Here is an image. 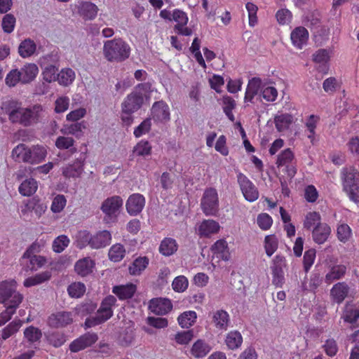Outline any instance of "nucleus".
<instances>
[{
    "instance_id": "59",
    "label": "nucleus",
    "mask_w": 359,
    "mask_h": 359,
    "mask_svg": "<svg viewBox=\"0 0 359 359\" xmlns=\"http://www.w3.org/2000/svg\"><path fill=\"white\" fill-rule=\"evenodd\" d=\"M48 343L54 347H60L66 341V337L64 334L59 332H54L47 336Z\"/></svg>"
},
{
    "instance_id": "35",
    "label": "nucleus",
    "mask_w": 359,
    "mask_h": 359,
    "mask_svg": "<svg viewBox=\"0 0 359 359\" xmlns=\"http://www.w3.org/2000/svg\"><path fill=\"white\" fill-rule=\"evenodd\" d=\"M36 49L35 42L30 39H27L20 43L18 53L22 57L26 58L32 56L35 53Z\"/></svg>"
},
{
    "instance_id": "12",
    "label": "nucleus",
    "mask_w": 359,
    "mask_h": 359,
    "mask_svg": "<svg viewBox=\"0 0 359 359\" xmlns=\"http://www.w3.org/2000/svg\"><path fill=\"white\" fill-rule=\"evenodd\" d=\"M73 323V314L70 311H58L52 313L48 320V325L52 327H64Z\"/></svg>"
},
{
    "instance_id": "56",
    "label": "nucleus",
    "mask_w": 359,
    "mask_h": 359,
    "mask_svg": "<svg viewBox=\"0 0 359 359\" xmlns=\"http://www.w3.org/2000/svg\"><path fill=\"white\" fill-rule=\"evenodd\" d=\"M57 72L58 69L55 65L46 66L42 72L43 79L48 83L57 81Z\"/></svg>"
},
{
    "instance_id": "40",
    "label": "nucleus",
    "mask_w": 359,
    "mask_h": 359,
    "mask_svg": "<svg viewBox=\"0 0 359 359\" xmlns=\"http://www.w3.org/2000/svg\"><path fill=\"white\" fill-rule=\"evenodd\" d=\"M22 259H28V263L26 264L27 270L31 271H37L41 268L46 263V259L41 255H31L29 257H23Z\"/></svg>"
},
{
    "instance_id": "42",
    "label": "nucleus",
    "mask_w": 359,
    "mask_h": 359,
    "mask_svg": "<svg viewBox=\"0 0 359 359\" xmlns=\"http://www.w3.org/2000/svg\"><path fill=\"white\" fill-rule=\"evenodd\" d=\"M75 79V73L70 68L62 69L57 74V81L59 84L64 86H67L71 84Z\"/></svg>"
},
{
    "instance_id": "43",
    "label": "nucleus",
    "mask_w": 359,
    "mask_h": 359,
    "mask_svg": "<svg viewBox=\"0 0 359 359\" xmlns=\"http://www.w3.org/2000/svg\"><path fill=\"white\" fill-rule=\"evenodd\" d=\"M152 147L149 141L141 140L133 147V153L137 156H147L151 154Z\"/></svg>"
},
{
    "instance_id": "46",
    "label": "nucleus",
    "mask_w": 359,
    "mask_h": 359,
    "mask_svg": "<svg viewBox=\"0 0 359 359\" xmlns=\"http://www.w3.org/2000/svg\"><path fill=\"white\" fill-rule=\"evenodd\" d=\"M83 172V166L79 163L69 164L62 168V175L66 178H76L80 177Z\"/></svg>"
},
{
    "instance_id": "61",
    "label": "nucleus",
    "mask_w": 359,
    "mask_h": 359,
    "mask_svg": "<svg viewBox=\"0 0 359 359\" xmlns=\"http://www.w3.org/2000/svg\"><path fill=\"white\" fill-rule=\"evenodd\" d=\"M305 25L311 30L318 29L320 25V18L318 13L312 12L306 16Z\"/></svg>"
},
{
    "instance_id": "52",
    "label": "nucleus",
    "mask_w": 359,
    "mask_h": 359,
    "mask_svg": "<svg viewBox=\"0 0 359 359\" xmlns=\"http://www.w3.org/2000/svg\"><path fill=\"white\" fill-rule=\"evenodd\" d=\"M16 23V18L11 14H6L1 22L2 29L5 33L11 34L15 29Z\"/></svg>"
},
{
    "instance_id": "11",
    "label": "nucleus",
    "mask_w": 359,
    "mask_h": 359,
    "mask_svg": "<svg viewBox=\"0 0 359 359\" xmlns=\"http://www.w3.org/2000/svg\"><path fill=\"white\" fill-rule=\"evenodd\" d=\"M309 33L304 27H296L290 33L292 46L298 50L303 49L308 43Z\"/></svg>"
},
{
    "instance_id": "54",
    "label": "nucleus",
    "mask_w": 359,
    "mask_h": 359,
    "mask_svg": "<svg viewBox=\"0 0 359 359\" xmlns=\"http://www.w3.org/2000/svg\"><path fill=\"white\" fill-rule=\"evenodd\" d=\"M316 257V251L313 248L307 250L303 257V266L304 271L308 273L314 263Z\"/></svg>"
},
{
    "instance_id": "16",
    "label": "nucleus",
    "mask_w": 359,
    "mask_h": 359,
    "mask_svg": "<svg viewBox=\"0 0 359 359\" xmlns=\"http://www.w3.org/2000/svg\"><path fill=\"white\" fill-rule=\"evenodd\" d=\"M149 309L151 312L163 316L172 310V304L170 299L166 298H154L150 300Z\"/></svg>"
},
{
    "instance_id": "44",
    "label": "nucleus",
    "mask_w": 359,
    "mask_h": 359,
    "mask_svg": "<svg viewBox=\"0 0 359 359\" xmlns=\"http://www.w3.org/2000/svg\"><path fill=\"white\" fill-rule=\"evenodd\" d=\"M321 216L319 212L313 211L309 212L306 214L304 221V228L310 230L314 226L321 224Z\"/></svg>"
},
{
    "instance_id": "33",
    "label": "nucleus",
    "mask_w": 359,
    "mask_h": 359,
    "mask_svg": "<svg viewBox=\"0 0 359 359\" xmlns=\"http://www.w3.org/2000/svg\"><path fill=\"white\" fill-rule=\"evenodd\" d=\"M293 122L294 117L290 114H280L274 117L275 126L278 132H283L289 129Z\"/></svg>"
},
{
    "instance_id": "63",
    "label": "nucleus",
    "mask_w": 359,
    "mask_h": 359,
    "mask_svg": "<svg viewBox=\"0 0 359 359\" xmlns=\"http://www.w3.org/2000/svg\"><path fill=\"white\" fill-rule=\"evenodd\" d=\"M337 235L341 242L346 243L351 236V229L346 224H340L337 227Z\"/></svg>"
},
{
    "instance_id": "25",
    "label": "nucleus",
    "mask_w": 359,
    "mask_h": 359,
    "mask_svg": "<svg viewBox=\"0 0 359 359\" xmlns=\"http://www.w3.org/2000/svg\"><path fill=\"white\" fill-rule=\"evenodd\" d=\"M111 241V235L109 231L104 230L92 236L91 248L100 249L109 245Z\"/></svg>"
},
{
    "instance_id": "47",
    "label": "nucleus",
    "mask_w": 359,
    "mask_h": 359,
    "mask_svg": "<svg viewBox=\"0 0 359 359\" xmlns=\"http://www.w3.org/2000/svg\"><path fill=\"white\" fill-rule=\"evenodd\" d=\"M20 305H4L5 310L0 313V327L8 323Z\"/></svg>"
},
{
    "instance_id": "7",
    "label": "nucleus",
    "mask_w": 359,
    "mask_h": 359,
    "mask_svg": "<svg viewBox=\"0 0 359 359\" xmlns=\"http://www.w3.org/2000/svg\"><path fill=\"white\" fill-rule=\"evenodd\" d=\"M238 183L244 198L249 202H254L259 198V191L255 184L244 174L237 175Z\"/></svg>"
},
{
    "instance_id": "26",
    "label": "nucleus",
    "mask_w": 359,
    "mask_h": 359,
    "mask_svg": "<svg viewBox=\"0 0 359 359\" xmlns=\"http://www.w3.org/2000/svg\"><path fill=\"white\" fill-rule=\"evenodd\" d=\"M19 72L21 77V83H29L36 77L39 68L34 63H27L19 69Z\"/></svg>"
},
{
    "instance_id": "31",
    "label": "nucleus",
    "mask_w": 359,
    "mask_h": 359,
    "mask_svg": "<svg viewBox=\"0 0 359 359\" xmlns=\"http://www.w3.org/2000/svg\"><path fill=\"white\" fill-rule=\"evenodd\" d=\"M23 320L15 318L1 330L2 340H6L15 334L23 325Z\"/></svg>"
},
{
    "instance_id": "37",
    "label": "nucleus",
    "mask_w": 359,
    "mask_h": 359,
    "mask_svg": "<svg viewBox=\"0 0 359 359\" xmlns=\"http://www.w3.org/2000/svg\"><path fill=\"white\" fill-rule=\"evenodd\" d=\"M149 260L147 257H139L136 258L129 266V272L133 276L141 274L148 266Z\"/></svg>"
},
{
    "instance_id": "19",
    "label": "nucleus",
    "mask_w": 359,
    "mask_h": 359,
    "mask_svg": "<svg viewBox=\"0 0 359 359\" xmlns=\"http://www.w3.org/2000/svg\"><path fill=\"white\" fill-rule=\"evenodd\" d=\"M331 234V228L326 223H321L314 226L312 230V238L313 241L319 245L325 243Z\"/></svg>"
},
{
    "instance_id": "23",
    "label": "nucleus",
    "mask_w": 359,
    "mask_h": 359,
    "mask_svg": "<svg viewBox=\"0 0 359 359\" xmlns=\"http://www.w3.org/2000/svg\"><path fill=\"white\" fill-rule=\"evenodd\" d=\"M349 287L345 282H339L333 285L330 290V296L334 302L341 304L347 297Z\"/></svg>"
},
{
    "instance_id": "15",
    "label": "nucleus",
    "mask_w": 359,
    "mask_h": 359,
    "mask_svg": "<svg viewBox=\"0 0 359 359\" xmlns=\"http://www.w3.org/2000/svg\"><path fill=\"white\" fill-rule=\"evenodd\" d=\"M145 205V198L140 194H133L127 200L126 210L130 215L135 216L142 212Z\"/></svg>"
},
{
    "instance_id": "22",
    "label": "nucleus",
    "mask_w": 359,
    "mask_h": 359,
    "mask_svg": "<svg viewBox=\"0 0 359 359\" xmlns=\"http://www.w3.org/2000/svg\"><path fill=\"white\" fill-rule=\"evenodd\" d=\"M116 299L113 295H108L104 298L97 313L108 320L113 316V306L116 305Z\"/></svg>"
},
{
    "instance_id": "27",
    "label": "nucleus",
    "mask_w": 359,
    "mask_h": 359,
    "mask_svg": "<svg viewBox=\"0 0 359 359\" xmlns=\"http://www.w3.org/2000/svg\"><path fill=\"white\" fill-rule=\"evenodd\" d=\"M178 250V244L175 239L170 237L164 238L158 247L159 253L165 257L174 255Z\"/></svg>"
},
{
    "instance_id": "20",
    "label": "nucleus",
    "mask_w": 359,
    "mask_h": 359,
    "mask_svg": "<svg viewBox=\"0 0 359 359\" xmlns=\"http://www.w3.org/2000/svg\"><path fill=\"white\" fill-rule=\"evenodd\" d=\"M95 263L90 257H83L79 259L74 265L75 272L80 276L85 277L93 273Z\"/></svg>"
},
{
    "instance_id": "49",
    "label": "nucleus",
    "mask_w": 359,
    "mask_h": 359,
    "mask_svg": "<svg viewBox=\"0 0 359 359\" xmlns=\"http://www.w3.org/2000/svg\"><path fill=\"white\" fill-rule=\"evenodd\" d=\"M278 239L275 235H269L265 237L264 248L268 257H271L276 251L278 249Z\"/></svg>"
},
{
    "instance_id": "29",
    "label": "nucleus",
    "mask_w": 359,
    "mask_h": 359,
    "mask_svg": "<svg viewBox=\"0 0 359 359\" xmlns=\"http://www.w3.org/2000/svg\"><path fill=\"white\" fill-rule=\"evenodd\" d=\"M212 323L215 327L220 330H226L229 323V315L223 310H217L212 313Z\"/></svg>"
},
{
    "instance_id": "48",
    "label": "nucleus",
    "mask_w": 359,
    "mask_h": 359,
    "mask_svg": "<svg viewBox=\"0 0 359 359\" xmlns=\"http://www.w3.org/2000/svg\"><path fill=\"white\" fill-rule=\"evenodd\" d=\"M42 337L41 330L32 325L27 327L24 331V337L29 342L34 343L40 340Z\"/></svg>"
},
{
    "instance_id": "41",
    "label": "nucleus",
    "mask_w": 359,
    "mask_h": 359,
    "mask_svg": "<svg viewBox=\"0 0 359 359\" xmlns=\"http://www.w3.org/2000/svg\"><path fill=\"white\" fill-rule=\"evenodd\" d=\"M51 277V273L49 271H44L40 273H37L34 276L26 278L24 281V286L29 287L39 284H41L45 281L48 280Z\"/></svg>"
},
{
    "instance_id": "9",
    "label": "nucleus",
    "mask_w": 359,
    "mask_h": 359,
    "mask_svg": "<svg viewBox=\"0 0 359 359\" xmlns=\"http://www.w3.org/2000/svg\"><path fill=\"white\" fill-rule=\"evenodd\" d=\"M172 20L176 22L174 31L179 35L190 36L192 34L191 28L187 26L188 23L187 14L179 9H175L172 13Z\"/></svg>"
},
{
    "instance_id": "21",
    "label": "nucleus",
    "mask_w": 359,
    "mask_h": 359,
    "mask_svg": "<svg viewBox=\"0 0 359 359\" xmlns=\"http://www.w3.org/2000/svg\"><path fill=\"white\" fill-rule=\"evenodd\" d=\"M137 290V286L133 283L115 285L112 292L120 299L126 300L132 298Z\"/></svg>"
},
{
    "instance_id": "51",
    "label": "nucleus",
    "mask_w": 359,
    "mask_h": 359,
    "mask_svg": "<svg viewBox=\"0 0 359 359\" xmlns=\"http://www.w3.org/2000/svg\"><path fill=\"white\" fill-rule=\"evenodd\" d=\"M67 292L70 297L79 298L85 293L86 286L81 282L73 283L68 286Z\"/></svg>"
},
{
    "instance_id": "5",
    "label": "nucleus",
    "mask_w": 359,
    "mask_h": 359,
    "mask_svg": "<svg viewBox=\"0 0 359 359\" xmlns=\"http://www.w3.org/2000/svg\"><path fill=\"white\" fill-rule=\"evenodd\" d=\"M201 207L206 216H217L219 210V196L215 188L205 189L201 200Z\"/></svg>"
},
{
    "instance_id": "24",
    "label": "nucleus",
    "mask_w": 359,
    "mask_h": 359,
    "mask_svg": "<svg viewBox=\"0 0 359 359\" xmlns=\"http://www.w3.org/2000/svg\"><path fill=\"white\" fill-rule=\"evenodd\" d=\"M212 253L218 258L228 261L231 258V253L228 243L225 239L217 241L211 247Z\"/></svg>"
},
{
    "instance_id": "4",
    "label": "nucleus",
    "mask_w": 359,
    "mask_h": 359,
    "mask_svg": "<svg viewBox=\"0 0 359 359\" xmlns=\"http://www.w3.org/2000/svg\"><path fill=\"white\" fill-rule=\"evenodd\" d=\"M23 296L16 290L15 280H4L0 283V303L4 305H20Z\"/></svg>"
},
{
    "instance_id": "1",
    "label": "nucleus",
    "mask_w": 359,
    "mask_h": 359,
    "mask_svg": "<svg viewBox=\"0 0 359 359\" xmlns=\"http://www.w3.org/2000/svg\"><path fill=\"white\" fill-rule=\"evenodd\" d=\"M102 53L108 62L118 63L129 58L131 48L123 39L114 38L104 42Z\"/></svg>"
},
{
    "instance_id": "62",
    "label": "nucleus",
    "mask_w": 359,
    "mask_h": 359,
    "mask_svg": "<svg viewBox=\"0 0 359 359\" xmlns=\"http://www.w3.org/2000/svg\"><path fill=\"white\" fill-rule=\"evenodd\" d=\"M312 59L315 63L325 65L330 60V53L327 49H319L313 54Z\"/></svg>"
},
{
    "instance_id": "34",
    "label": "nucleus",
    "mask_w": 359,
    "mask_h": 359,
    "mask_svg": "<svg viewBox=\"0 0 359 359\" xmlns=\"http://www.w3.org/2000/svg\"><path fill=\"white\" fill-rule=\"evenodd\" d=\"M29 147L25 144H19L12 151L13 158L18 162L29 163Z\"/></svg>"
},
{
    "instance_id": "2",
    "label": "nucleus",
    "mask_w": 359,
    "mask_h": 359,
    "mask_svg": "<svg viewBox=\"0 0 359 359\" xmlns=\"http://www.w3.org/2000/svg\"><path fill=\"white\" fill-rule=\"evenodd\" d=\"M44 108L41 104H36L32 107H20L18 111L13 112L10 116V121L29 127L39 123L43 117Z\"/></svg>"
},
{
    "instance_id": "18",
    "label": "nucleus",
    "mask_w": 359,
    "mask_h": 359,
    "mask_svg": "<svg viewBox=\"0 0 359 359\" xmlns=\"http://www.w3.org/2000/svg\"><path fill=\"white\" fill-rule=\"evenodd\" d=\"M98 7L90 1H83L78 8V13L85 21L93 20L97 15Z\"/></svg>"
},
{
    "instance_id": "50",
    "label": "nucleus",
    "mask_w": 359,
    "mask_h": 359,
    "mask_svg": "<svg viewBox=\"0 0 359 359\" xmlns=\"http://www.w3.org/2000/svg\"><path fill=\"white\" fill-rule=\"evenodd\" d=\"M86 128L87 123L86 121H83L81 122H76L74 123H72L66 128L65 133L79 137L83 135V130Z\"/></svg>"
},
{
    "instance_id": "38",
    "label": "nucleus",
    "mask_w": 359,
    "mask_h": 359,
    "mask_svg": "<svg viewBox=\"0 0 359 359\" xmlns=\"http://www.w3.org/2000/svg\"><path fill=\"white\" fill-rule=\"evenodd\" d=\"M196 318L197 314L194 311H187L178 316L177 321L182 328H189L195 323Z\"/></svg>"
},
{
    "instance_id": "36",
    "label": "nucleus",
    "mask_w": 359,
    "mask_h": 359,
    "mask_svg": "<svg viewBox=\"0 0 359 359\" xmlns=\"http://www.w3.org/2000/svg\"><path fill=\"white\" fill-rule=\"evenodd\" d=\"M243 343V337L237 330L231 331L227 333L225 338V344L231 350L238 348Z\"/></svg>"
},
{
    "instance_id": "17",
    "label": "nucleus",
    "mask_w": 359,
    "mask_h": 359,
    "mask_svg": "<svg viewBox=\"0 0 359 359\" xmlns=\"http://www.w3.org/2000/svg\"><path fill=\"white\" fill-rule=\"evenodd\" d=\"M219 224L213 219H204L198 226L196 233L200 238H209L219 232Z\"/></svg>"
},
{
    "instance_id": "55",
    "label": "nucleus",
    "mask_w": 359,
    "mask_h": 359,
    "mask_svg": "<svg viewBox=\"0 0 359 359\" xmlns=\"http://www.w3.org/2000/svg\"><path fill=\"white\" fill-rule=\"evenodd\" d=\"M294 158V154L290 149L283 150L278 156L276 161L277 166L288 165Z\"/></svg>"
},
{
    "instance_id": "10",
    "label": "nucleus",
    "mask_w": 359,
    "mask_h": 359,
    "mask_svg": "<svg viewBox=\"0 0 359 359\" xmlns=\"http://www.w3.org/2000/svg\"><path fill=\"white\" fill-rule=\"evenodd\" d=\"M151 118L156 123H165L170 121V108L165 102L161 100L153 104L151 109Z\"/></svg>"
},
{
    "instance_id": "3",
    "label": "nucleus",
    "mask_w": 359,
    "mask_h": 359,
    "mask_svg": "<svg viewBox=\"0 0 359 359\" xmlns=\"http://www.w3.org/2000/svg\"><path fill=\"white\" fill-rule=\"evenodd\" d=\"M341 173L344 190L351 201L359 203V172L349 167L344 168Z\"/></svg>"
},
{
    "instance_id": "58",
    "label": "nucleus",
    "mask_w": 359,
    "mask_h": 359,
    "mask_svg": "<svg viewBox=\"0 0 359 359\" xmlns=\"http://www.w3.org/2000/svg\"><path fill=\"white\" fill-rule=\"evenodd\" d=\"M277 22L280 25H285L292 22V14L287 8L279 9L276 13Z\"/></svg>"
},
{
    "instance_id": "30",
    "label": "nucleus",
    "mask_w": 359,
    "mask_h": 359,
    "mask_svg": "<svg viewBox=\"0 0 359 359\" xmlns=\"http://www.w3.org/2000/svg\"><path fill=\"white\" fill-rule=\"evenodd\" d=\"M347 268L344 264H337L332 266L329 272L325 275V281L327 284H331L334 281L342 278L346 273Z\"/></svg>"
},
{
    "instance_id": "14",
    "label": "nucleus",
    "mask_w": 359,
    "mask_h": 359,
    "mask_svg": "<svg viewBox=\"0 0 359 359\" xmlns=\"http://www.w3.org/2000/svg\"><path fill=\"white\" fill-rule=\"evenodd\" d=\"M144 97L140 92H132L125 98L121 104V108L127 111L135 112L140 109L143 104Z\"/></svg>"
},
{
    "instance_id": "64",
    "label": "nucleus",
    "mask_w": 359,
    "mask_h": 359,
    "mask_svg": "<svg viewBox=\"0 0 359 359\" xmlns=\"http://www.w3.org/2000/svg\"><path fill=\"white\" fill-rule=\"evenodd\" d=\"M343 318L349 323H355L359 318V309L352 306H347L344 311Z\"/></svg>"
},
{
    "instance_id": "45",
    "label": "nucleus",
    "mask_w": 359,
    "mask_h": 359,
    "mask_svg": "<svg viewBox=\"0 0 359 359\" xmlns=\"http://www.w3.org/2000/svg\"><path fill=\"white\" fill-rule=\"evenodd\" d=\"M126 255V250L123 245L117 243L113 245L109 251L110 260L118 262L123 259Z\"/></svg>"
},
{
    "instance_id": "32",
    "label": "nucleus",
    "mask_w": 359,
    "mask_h": 359,
    "mask_svg": "<svg viewBox=\"0 0 359 359\" xmlns=\"http://www.w3.org/2000/svg\"><path fill=\"white\" fill-rule=\"evenodd\" d=\"M30 154H29V163L38 164L42 162L47 154L46 149L40 145H34L29 147Z\"/></svg>"
},
{
    "instance_id": "57",
    "label": "nucleus",
    "mask_w": 359,
    "mask_h": 359,
    "mask_svg": "<svg viewBox=\"0 0 359 359\" xmlns=\"http://www.w3.org/2000/svg\"><path fill=\"white\" fill-rule=\"evenodd\" d=\"M69 239L65 235L57 236L53 242V250L55 252H62L69 245Z\"/></svg>"
},
{
    "instance_id": "8",
    "label": "nucleus",
    "mask_w": 359,
    "mask_h": 359,
    "mask_svg": "<svg viewBox=\"0 0 359 359\" xmlns=\"http://www.w3.org/2000/svg\"><path fill=\"white\" fill-rule=\"evenodd\" d=\"M285 266V259L281 255H276L271 266L272 284L276 287H282L285 283L283 267Z\"/></svg>"
},
{
    "instance_id": "60",
    "label": "nucleus",
    "mask_w": 359,
    "mask_h": 359,
    "mask_svg": "<svg viewBox=\"0 0 359 359\" xmlns=\"http://www.w3.org/2000/svg\"><path fill=\"white\" fill-rule=\"evenodd\" d=\"M188 285V280L184 276H177L172 283L173 290L177 292H184L187 289Z\"/></svg>"
},
{
    "instance_id": "39",
    "label": "nucleus",
    "mask_w": 359,
    "mask_h": 359,
    "mask_svg": "<svg viewBox=\"0 0 359 359\" xmlns=\"http://www.w3.org/2000/svg\"><path fill=\"white\" fill-rule=\"evenodd\" d=\"M37 188V182L33 178H29L25 180L21 183L18 190L21 195L25 196H30L36 191Z\"/></svg>"
},
{
    "instance_id": "28",
    "label": "nucleus",
    "mask_w": 359,
    "mask_h": 359,
    "mask_svg": "<svg viewBox=\"0 0 359 359\" xmlns=\"http://www.w3.org/2000/svg\"><path fill=\"white\" fill-rule=\"evenodd\" d=\"M211 351L210 346L203 339L196 340L192 345L190 353L196 358H202L206 356Z\"/></svg>"
},
{
    "instance_id": "6",
    "label": "nucleus",
    "mask_w": 359,
    "mask_h": 359,
    "mask_svg": "<svg viewBox=\"0 0 359 359\" xmlns=\"http://www.w3.org/2000/svg\"><path fill=\"white\" fill-rule=\"evenodd\" d=\"M123 205V200L121 196H114L105 199L101 206V210L105 214L104 220L107 222H114L120 208Z\"/></svg>"
},
{
    "instance_id": "13",
    "label": "nucleus",
    "mask_w": 359,
    "mask_h": 359,
    "mask_svg": "<svg viewBox=\"0 0 359 359\" xmlns=\"http://www.w3.org/2000/svg\"><path fill=\"white\" fill-rule=\"evenodd\" d=\"M97 339V335L95 333H86L74 340L69 345V349L74 353L80 351L94 344Z\"/></svg>"
},
{
    "instance_id": "53",
    "label": "nucleus",
    "mask_w": 359,
    "mask_h": 359,
    "mask_svg": "<svg viewBox=\"0 0 359 359\" xmlns=\"http://www.w3.org/2000/svg\"><path fill=\"white\" fill-rule=\"evenodd\" d=\"M92 236L89 231L86 230L80 231L76 236L77 246L79 248H83L87 245L91 248Z\"/></svg>"
}]
</instances>
